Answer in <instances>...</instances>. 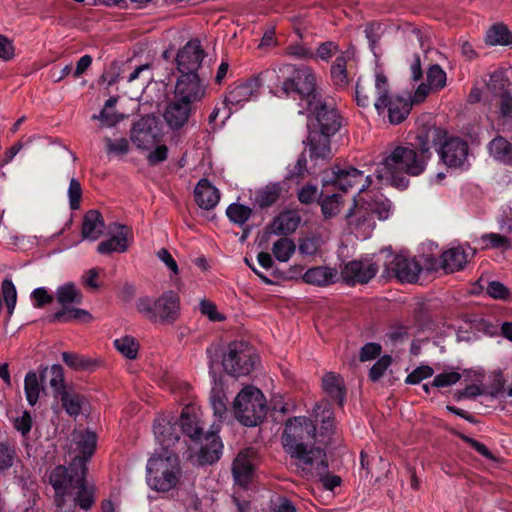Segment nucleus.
Segmentation results:
<instances>
[{
	"mask_svg": "<svg viewBox=\"0 0 512 512\" xmlns=\"http://www.w3.org/2000/svg\"><path fill=\"white\" fill-rule=\"evenodd\" d=\"M32 304L36 308H42L53 302L54 295L45 287H38L31 292Z\"/></svg>",
	"mask_w": 512,
	"mask_h": 512,
	"instance_id": "603ef678",
	"label": "nucleus"
},
{
	"mask_svg": "<svg viewBox=\"0 0 512 512\" xmlns=\"http://www.w3.org/2000/svg\"><path fill=\"white\" fill-rule=\"evenodd\" d=\"M510 74H512V70L499 68L492 72L489 75V80L487 81L488 88L496 94H503L506 91V88L510 84Z\"/></svg>",
	"mask_w": 512,
	"mask_h": 512,
	"instance_id": "4c0bfd02",
	"label": "nucleus"
},
{
	"mask_svg": "<svg viewBox=\"0 0 512 512\" xmlns=\"http://www.w3.org/2000/svg\"><path fill=\"white\" fill-rule=\"evenodd\" d=\"M393 270L401 282L414 283L418 280L422 268L415 259L397 255L393 261Z\"/></svg>",
	"mask_w": 512,
	"mask_h": 512,
	"instance_id": "bb28decb",
	"label": "nucleus"
},
{
	"mask_svg": "<svg viewBox=\"0 0 512 512\" xmlns=\"http://www.w3.org/2000/svg\"><path fill=\"white\" fill-rule=\"evenodd\" d=\"M367 200L363 198L354 199V206L346 215V220L351 230L371 231L375 227V222L368 205Z\"/></svg>",
	"mask_w": 512,
	"mask_h": 512,
	"instance_id": "aec40b11",
	"label": "nucleus"
},
{
	"mask_svg": "<svg viewBox=\"0 0 512 512\" xmlns=\"http://www.w3.org/2000/svg\"><path fill=\"white\" fill-rule=\"evenodd\" d=\"M195 200L202 209H213L220 200L218 189L213 186L207 179H201L194 190Z\"/></svg>",
	"mask_w": 512,
	"mask_h": 512,
	"instance_id": "cd10ccee",
	"label": "nucleus"
},
{
	"mask_svg": "<svg viewBox=\"0 0 512 512\" xmlns=\"http://www.w3.org/2000/svg\"><path fill=\"white\" fill-rule=\"evenodd\" d=\"M381 353V346L376 343L365 344L360 352V360L362 362L372 360Z\"/></svg>",
	"mask_w": 512,
	"mask_h": 512,
	"instance_id": "338daca9",
	"label": "nucleus"
},
{
	"mask_svg": "<svg viewBox=\"0 0 512 512\" xmlns=\"http://www.w3.org/2000/svg\"><path fill=\"white\" fill-rule=\"evenodd\" d=\"M376 99L374 107L378 115L387 114L391 124H399L409 115L411 103L405 98L392 95L388 76L381 66H376L373 75Z\"/></svg>",
	"mask_w": 512,
	"mask_h": 512,
	"instance_id": "6e6552de",
	"label": "nucleus"
},
{
	"mask_svg": "<svg viewBox=\"0 0 512 512\" xmlns=\"http://www.w3.org/2000/svg\"><path fill=\"white\" fill-rule=\"evenodd\" d=\"M330 136L311 130L307 138L310 157L312 159H327L331 156Z\"/></svg>",
	"mask_w": 512,
	"mask_h": 512,
	"instance_id": "7c9ffc66",
	"label": "nucleus"
},
{
	"mask_svg": "<svg viewBox=\"0 0 512 512\" xmlns=\"http://www.w3.org/2000/svg\"><path fill=\"white\" fill-rule=\"evenodd\" d=\"M110 231L113 232L114 235L108 240L98 244V253L109 254L112 252H125L128 248L127 236L130 233V229L125 225L114 224L110 226Z\"/></svg>",
	"mask_w": 512,
	"mask_h": 512,
	"instance_id": "393cba45",
	"label": "nucleus"
},
{
	"mask_svg": "<svg viewBox=\"0 0 512 512\" xmlns=\"http://www.w3.org/2000/svg\"><path fill=\"white\" fill-rule=\"evenodd\" d=\"M284 182L269 183L259 189L255 201L261 207H269L276 203L284 190Z\"/></svg>",
	"mask_w": 512,
	"mask_h": 512,
	"instance_id": "72a5a7b5",
	"label": "nucleus"
},
{
	"mask_svg": "<svg viewBox=\"0 0 512 512\" xmlns=\"http://www.w3.org/2000/svg\"><path fill=\"white\" fill-rule=\"evenodd\" d=\"M153 433L156 441L162 446V451H170L169 448L179 440L177 423H172L168 417H158L154 421Z\"/></svg>",
	"mask_w": 512,
	"mask_h": 512,
	"instance_id": "b1692460",
	"label": "nucleus"
},
{
	"mask_svg": "<svg viewBox=\"0 0 512 512\" xmlns=\"http://www.w3.org/2000/svg\"><path fill=\"white\" fill-rule=\"evenodd\" d=\"M360 183L359 192H363L371 184L370 176H364V173L356 168L340 169L334 167L331 170V177L323 181V186L327 189L329 185H333L342 191H347Z\"/></svg>",
	"mask_w": 512,
	"mask_h": 512,
	"instance_id": "f3484780",
	"label": "nucleus"
},
{
	"mask_svg": "<svg viewBox=\"0 0 512 512\" xmlns=\"http://www.w3.org/2000/svg\"><path fill=\"white\" fill-rule=\"evenodd\" d=\"M378 269L379 267L373 261V258L366 257L347 262L342 267L340 276L343 282L349 286L366 284L375 277Z\"/></svg>",
	"mask_w": 512,
	"mask_h": 512,
	"instance_id": "4468645a",
	"label": "nucleus"
},
{
	"mask_svg": "<svg viewBox=\"0 0 512 512\" xmlns=\"http://www.w3.org/2000/svg\"><path fill=\"white\" fill-rule=\"evenodd\" d=\"M391 364L390 356L381 357L370 369L369 377L372 381L379 380Z\"/></svg>",
	"mask_w": 512,
	"mask_h": 512,
	"instance_id": "680f3d73",
	"label": "nucleus"
},
{
	"mask_svg": "<svg viewBox=\"0 0 512 512\" xmlns=\"http://www.w3.org/2000/svg\"><path fill=\"white\" fill-rule=\"evenodd\" d=\"M444 137L441 128L431 126L420 131L413 145L398 146L377 166L376 175L380 180L391 183L398 189H406L409 179L405 175H421L430 160L431 149Z\"/></svg>",
	"mask_w": 512,
	"mask_h": 512,
	"instance_id": "7ed1b4c3",
	"label": "nucleus"
},
{
	"mask_svg": "<svg viewBox=\"0 0 512 512\" xmlns=\"http://www.w3.org/2000/svg\"><path fill=\"white\" fill-rule=\"evenodd\" d=\"M209 375L212 382H218L217 365L221 360L223 370L234 377L248 375L255 368L258 357L248 343L235 341L222 348L212 344L206 349Z\"/></svg>",
	"mask_w": 512,
	"mask_h": 512,
	"instance_id": "20e7f679",
	"label": "nucleus"
},
{
	"mask_svg": "<svg viewBox=\"0 0 512 512\" xmlns=\"http://www.w3.org/2000/svg\"><path fill=\"white\" fill-rule=\"evenodd\" d=\"M55 298L62 309L53 315V321L70 322L79 320L89 322L92 319L87 310L73 307V305L81 304L83 299L82 292L74 283L67 282L58 286L55 291Z\"/></svg>",
	"mask_w": 512,
	"mask_h": 512,
	"instance_id": "f8f14e48",
	"label": "nucleus"
},
{
	"mask_svg": "<svg viewBox=\"0 0 512 512\" xmlns=\"http://www.w3.org/2000/svg\"><path fill=\"white\" fill-rule=\"evenodd\" d=\"M105 223L97 210H89L83 217L82 239L96 241L103 234Z\"/></svg>",
	"mask_w": 512,
	"mask_h": 512,
	"instance_id": "c85d7f7f",
	"label": "nucleus"
},
{
	"mask_svg": "<svg viewBox=\"0 0 512 512\" xmlns=\"http://www.w3.org/2000/svg\"><path fill=\"white\" fill-rule=\"evenodd\" d=\"M307 110L316 120L319 133L332 136L340 129L342 123L338 111L332 105L323 102L321 98L312 101Z\"/></svg>",
	"mask_w": 512,
	"mask_h": 512,
	"instance_id": "2eb2a0df",
	"label": "nucleus"
},
{
	"mask_svg": "<svg viewBox=\"0 0 512 512\" xmlns=\"http://www.w3.org/2000/svg\"><path fill=\"white\" fill-rule=\"evenodd\" d=\"M433 369L430 366H420L413 370L406 378L408 384H418L422 380L433 375Z\"/></svg>",
	"mask_w": 512,
	"mask_h": 512,
	"instance_id": "e2e57ef3",
	"label": "nucleus"
},
{
	"mask_svg": "<svg viewBox=\"0 0 512 512\" xmlns=\"http://www.w3.org/2000/svg\"><path fill=\"white\" fill-rule=\"evenodd\" d=\"M66 413L72 417H76L81 413L84 398L74 392L66 391L58 396Z\"/></svg>",
	"mask_w": 512,
	"mask_h": 512,
	"instance_id": "c03bdc74",
	"label": "nucleus"
},
{
	"mask_svg": "<svg viewBox=\"0 0 512 512\" xmlns=\"http://www.w3.org/2000/svg\"><path fill=\"white\" fill-rule=\"evenodd\" d=\"M136 310L145 318L156 322V300L150 297H140L136 303Z\"/></svg>",
	"mask_w": 512,
	"mask_h": 512,
	"instance_id": "de8ad7c7",
	"label": "nucleus"
},
{
	"mask_svg": "<svg viewBox=\"0 0 512 512\" xmlns=\"http://www.w3.org/2000/svg\"><path fill=\"white\" fill-rule=\"evenodd\" d=\"M216 386H217V383L216 384L214 383L210 401H211V406L214 411V415L219 420H221L227 411L226 400H225V396L223 395L221 389Z\"/></svg>",
	"mask_w": 512,
	"mask_h": 512,
	"instance_id": "8fccbe9b",
	"label": "nucleus"
},
{
	"mask_svg": "<svg viewBox=\"0 0 512 512\" xmlns=\"http://www.w3.org/2000/svg\"><path fill=\"white\" fill-rule=\"evenodd\" d=\"M182 432L194 440H201V447L192 456L195 464L206 465L218 461L221 457L223 444L217 435L218 426L213 424V430L202 437V426L200 425L199 413L194 407H185L180 416Z\"/></svg>",
	"mask_w": 512,
	"mask_h": 512,
	"instance_id": "39448f33",
	"label": "nucleus"
},
{
	"mask_svg": "<svg viewBox=\"0 0 512 512\" xmlns=\"http://www.w3.org/2000/svg\"><path fill=\"white\" fill-rule=\"evenodd\" d=\"M16 459V451L7 445L0 443V472L12 467Z\"/></svg>",
	"mask_w": 512,
	"mask_h": 512,
	"instance_id": "bf43d9fd",
	"label": "nucleus"
},
{
	"mask_svg": "<svg viewBox=\"0 0 512 512\" xmlns=\"http://www.w3.org/2000/svg\"><path fill=\"white\" fill-rule=\"evenodd\" d=\"M254 450L244 449L238 453L232 464V474L235 483L246 488L254 475Z\"/></svg>",
	"mask_w": 512,
	"mask_h": 512,
	"instance_id": "6ab92c4d",
	"label": "nucleus"
},
{
	"mask_svg": "<svg viewBox=\"0 0 512 512\" xmlns=\"http://www.w3.org/2000/svg\"><path fill=\"white\" fill-rule=\"evenodd\" d=\"M130 139L140 150L146 151L150 165L164 162L168 156V147L162 143L159 121L154 116H145L134 123Z\"/></svg>",
	"mask_w": 512,
	"mask_h": 512,
	"instance_id": "0eeeda50",
	"label": "nucleus"
},
{
	"mask_svg": "<svg viewBox=\"0 0 512 512\" xmlns=\"http://www.w3.org/2000/svg\"><path fill=\"white\" fill-rule=\"evenodd\" d=\"M199 310L202 315L206 316L212 322H221L225 320V316L218 311L217 306L207 299H202L200 301Z\"/></svg>",
	"mask_w": 512,
	"mask_h": 512,
	"instance_id": "864d4df0",
	"label": "nucleus"
},
{
	"mask_svg": "<svg viewBox=\"0 0 512 512\" xmlns=\"http://www.w3.org/2000/svg\"><path fill=\"white\" fill-rule=\"evenodd\" d=\"M302 278L307 284L324 287L337 282L338 271L334 268L318 266L308 269Z\"/></svg>",
	"mask_w": 512,
	"mask_h": 512,
	"instance_id": "c756f323",
	"label": "nucleus"
},
{
	"mask_svg": "<svg viewBox=\"0 0 512 512\" xmlns=\"http://www.w3.org/2000/svg\"><path fill=\"white\" fill-rule=\"evenodd\" d=\"M204 58V50L197 39L188 41L177 54V69L180 74L197 73Z\"/></svg>",
	"mask_w": 512,
	"mask_h": 512,
	"instance_id": "a211bd4d",
	"label": "nucleus"
},
{
	"mask_svg": "<svg viewBox=\"0 0 512 512\" xmlns=\"http://www.w3.org/2000/svg\"><path fill=\"white\" fill-rule=\"evenodd\" d=\"M318 194V189L314 185H305L298 192V199L301 203L309 204L313 202Z\"/></svg>",
	"mask_w": 512,
	"mask_h": 512,
	"instance_id": "774afa93",
	"label": "nucleus"
},
{
	"mask_svg": "<svg viewBox=\"0 0 512 512\" xmlns=\"http://www.w3.org/2000/svg\"><path fill=\"white\" fill-rule=\"evenodd\" d=\"M93 119H98L105 127H112L124 119V115L115 112L114 110L102 109L100 114L93 115Z\"/></svg>",
	"mask_w": 512,
	"mask_h": 512,
	"instance_id": "13d9d810",
	"label": "nucleus"
},
{
	"mask_svg": "<svg viewBox=\"0 0 512 512\" xmlns=\"http://www.w3.org/2000/svg\"><path fill=\"white\" fill-rule=\"evenodd\" d=\"M69 206L72 210L80 207V199L82 197V187L76 178H72L68 187Z\"/></svg>",
	"mask_w": 512,
	"mask_h": 512,
	"instance_id": "5fc2aeb1",
	"label": "nucleus"
},
{
	"mask_svg": "<svg viewBox=\"0 0 512 512\" xmlns=\"http://www.w3.org/2000/svg\"><path fill=\"white\" fill-rule=\"evenodd\" d=\"M313 420L304 416L294 417L286 422L282 435L285 451L298 460L302 471L316 470L322 475L328 469L323 449L314 447L316 442L326 443L334 430V415L326 400L316 404Z\"/></svg>",
	"mask_w": 512,
	"mask_h": 512,
	"instance_id": "f03ea898",
	"label": "nucleus"
},
{
	"mask_svg": "<svg viewBox=\"0 0 512 512\" xmlns=\"http://www.w3.org/2000/svg\"><path fill=\"white\" fill-rule=\"evenodd\" d=\"M296 249L293 240L282 237L275 241L272 246V253L279 262H287L290 260Z\"/></svg>",
	"mask_w": 512,
	"mask_h": 512,
	"instance_id": "79ce46f5",
	"label": "nucleus"
},
{
	"mask_svg": "<svg viewBox=\"0 0 512 512\" xmlns=\"http://www.w3.org/2000/svg\"><path fill=\"white\" fill-rule=\"evenodd\" d=\"M366 205H368L370 212L380 220L388 219L393 213L391 202L378 192L371 196L370 200H367Z\"/></svg>",
	"mask_w": 512,
	"mask_h": 512,
	"instance_id": "f704fd0d",
	"label": "nucleus"
},
{
	"mask_svg": "<svg viewBox=\"0 0 512 512\" xmlns=\"http://www.w3.org/2000/svg\"><path fill=\"white\" fill-rule=\"evenodd\" d=\"M14 46L10 39L0 34V58L9 61L14 57Z\"/></svg>",
	"mask_w": 512,
	"mask_h": 512,
	"instance_id": "69168bd1",
	"label": "nucleus"
},
{
	"mask_svg": "<svg viewBox=\"0 0 512 512\" xmlns=\"http://www.w3.org/2000/svg\"><path fill=\"white\" fill-rule=\"evenodd\" d=\"M461 379V375L456 371H446L435 376L433 386L437 388L448 387L456 384Z\"/></svg>",
	"mask_w": 512,
	"mask_h": 512,
	"instance_id": "6e6d98bb",
	"label": "nucleus"
},
{
	"mask_svg": "<svg viewBox=\"0 0 512 512\" xmlns=\"http://www.w3.org/2000/svg\"><path fill=\"white\" fill-rule=\"evenodd\" d=\"M147 483L151 489L167 492L181 477L179 458L172 451L155 453L147 463Z\"/></svg>",
	"mask_w": 512,
	"mask_h": 512,
	"instance_id": "1a4fd4ad",
	"label": "nucleus"
},
{
	"mask_svg": "<svg viewBox=\"0 0 512 512\" xmlns=\"http://www.w3.org/2000/svg\"><path fill=\"white\" fill-rule=\"evenodd\" d=\"M48 367L41 366L39 368L40 375L38 376L35 371H29L24 378V392L26 400L30 406H35L39 400L40 394L43 391L41 380L44 378Z\"/></svg>",
	"mask_w": 512,
	"mask_h": 512,
	"instance_id": "2f4dec72",
	"label": "nucleus"
},
{
	"mask_svg": "<svg viewBox=\"0 0 512 512\" xmlns=\"http://www.w3.org/2000/svg\"><path fill=\"white\" fill-rule=\"evenodd\" d=\"M266 400L263 393L253 386L244 387L233 402L236 419L245 426L258 425L266 415Z\"/></svg>",
	"mask_w": 512,
	"mask_h": 512,
	"instance_id": "9d476101",
	"label": "nucleus"
},
{
	"mask_svg": "<svg viewBox=\"0 0 512 512\" xmlns=\"http://www.w3.org/2000/svg\"><path fill=\"white\" fill-rule=\"evenodd\" d=\"M475 254L476 250L468 244L451 247L441 255L442 267L447 272L459 271Z\"/></svg>",
	"mask_w": 512,
	"mask_h": 512,
	"instance_id": "412c9836",
	"label": "nucleus"
},
{
	"mask_svg": "<svg viewBox=\"0 0 512 512\" xmlns=\"http://www.w3.org/2000/svg\"><path fill=\"white\" fill-rule=\"evenodd\" d=\"M194 110L195 107L174 98L166 105L163 118L170 129L179 130L187 124Z\"/></svg>",
	"mask_w": 512,
	"mask_h": 512,
	"instance_id": "5701e85b",
	"label": "nucleus"
},
{
	"mask_svg": "<svg viewBox=\"0 0 512 512\" xmlns=\"http://www.w3.org/2000/svg\"><path fill=\"white\" fill-rule=\"evenodd\" d=\"M116 350L127 359H135L139 350V343L130 336L125 335L114 340Z\"/></svg>",
	"mask_w": 512,
	"mask_h": 512,
	"instance_id": "37998d69",
	"label": "nucleus"
},
{
	"mask_svg": "<svg viewBox=\"0 0 512 512\" xmlns=\"http://www.w3.org/2000/svg\"><path fill=\"white\" fill-rule=\"evenodd\" d=\"M275 77H278L276 69H269L256 77L235 83L225 97V108L231 111L232 108H240L245 103L256 99L263 83H267L270 88L277 86L276 83L272 85ZM229 116L230 112H227L225 117Z\"/></svg>",
	"mask_w": 512,
	"mask_h": 512,
	"instance_id": "9b49d317",
	"label": "nucleus"
},
{
	"mask_svg": "<svg viewBox=\"0 0 512 512\" xmlns=\"http://www.w3.org/2000/svg\"><path fill=\"white\" fill-rule=\"evenodd\" d=\"M485 41L489 45H509L512 43V34L503 24L493 25L487 31Z\"/></svg>",
	"mask_w": 512,
	"mask_h": 512,
	"instance_id": "58836bf2",
	"label": "nucleus"
},
{
	"mask_svg": "<svg viewBox=\"0 0 512 512\" xmlns=\"http://www.w3.org/2000/svg\"><path fill=\"white\" fill-rule=\"evenodd\" d=\"M97 436L90 430H75L71 434V452L75 453L69 467L53 469L49 481L55 491V506L59 512H87L95 503V488L86 484V464L92 457Z\"/></svg>",
	"mask_w": 512,
	"mask_h": 512,
	"instance_id": "f257e3e1",
	"label": "nucleus"
},
{
	"mask_svg": "<svg viewBox=\"0 0 512 512\" xmlns=\"http://www.w3.org/2000/svg\"><path fill=\"white\" fill-rule=\"evenodd\" d=\"M322 387L328 396L337 401L339 405H343L345 399L344 381L339 375L332 372L326 373L322 379Z\"/></svg>",
	"mask_w": 512,
	"mask_h": 512,
	"instance_id": "473e14b6",
	"label": "nucleus"
},
{
	"mask_svg": "<svg viewBox=\"0 0 512 512\" xmlns=\"http://www.w3.org/2000/svg\"><path fill=\"white\" fill-rule=\"evenodd\" d=\"M226 215L233 224L242 227L250 219L252 209L240 203H232L227 207Z\"/></svg>",
	"mask_w": 512,
	"mask_h": 512,
	"instance_id": "ea45409f",
	"label": "nucleus"
},
{
	"mask_svg": "<svg viewBox=\"0 0 512 512\" xmlns=\"http://www.w3.org/2000/svg\"><path fill=\"white\" fill-rule=\"evenodd\" d=\"M342 207L341 196L332 194L323 198L321 203L322 213L325 218H332L336 216Z\"/></svg>",
	"mask_w": 512,
	"mask_h": 512,
	"instance_id": "a18cd8bd",
	"label": "nucleus"
},
{
	"mask_svg": "<svg viewBox=\"0 0 512 512\" xmlns=\"http://www.w3.org/2000/svg\"><path fill=\"white\" fill-rule=\"evenodd\" d=\"M278 77L274 78L272 85L275 83L280 87L284 95L294 94L306 103L308 107L312 101L321 98L317 91L316 76L313 70L307 66L296 67L294 65L285 64L276 69Z\"/></svg>",
	"mask_w": 512,
	"mask_h": 512,
	"instance_id": "423d86ee",
	"label": "nucleus"
},
{
	"mask_svg": "<svg viewBox=\"0 0 512 512\" xmlns=\"http://www.w3.org/2000/svg\"><path fill=\"white\" fill-rule=\"evenodd\" d=\"M338 46L334 42L328 41L320 44L316 51L317 58L328 61L338 52Z\"/></svg>",
	"mask_w": 512,
	"mask_h": 512,
	"instance_id": "0e129e2a",
	"label": "nucleus"
},
{
	"mask_svg": "<svg viewBox=\"0 0 512 512\" xmlns=\"http://www.w3.org/2000/svg\"><path fill=\"white\" fill-rule=\"evenodd\" d=\"M489 152L497 161L506 164L512 161V145L503 137H496L489 143Z\"/></svg>",
	"mask_w": 512,
	"mask_h": 512,
	"instance_id": "c9c22d12",
	"label": "nucleus"
},
{
	"mask_svg": "<svg viewBox=\"0 0 512 512\" xmlns=\"http://www.w3.org/2000/svg\"><path fill=\"white\" fill-rule=\"evenodd\" d=\"M206 89V84L197 73H183L176 81L174 98L195 107L205 98Z\"/></svg>",
	"mask_w": 512,
	"mask_h": 512,
	"instance_id": "ddd939ff",
	"label": "nucleus"
},
{
	"mask_svg": "<svg viewBox=\"0 0 512 512\" xmlns=\"http://www.w3.org/2000/svg\"><path fill=\"white\" fill-rule=\"evenodd\" d=\"M105 143L106 151L109 154L125 155L129 151V143L126 138H119L116 140L105 138Z\"/></svg>",
	"mask_w": 512,
	"mask_h": 512,
	"instance_id": "4d7b16f0",
	"label": "nucleus"
},
{
	"mask_svg": "<svg viewBox=\"0 0 512 512\" xmlns=\"http://www.w3.org/2000/svg\"><path fill=\"white\" fill-rule=\"evenodd\" d=\"M62 360L66 365L74 370L92 371L96 367V363L92 359L79 354L63 352Z\"/></svg>",
	"mask_w": 512,
	"mask_h": 512,
	"instance_id": "a19ab883",
	"label": "nucleus"
},
{
	"mask_svg": "<svg viewBox=\"0 0 512 512\" xmlns=\"http://www.w3.org/2000/svg\"><path fill=\"white\" fill-rule=\"evenodd\" d=\"M180 314V299L172 291L164 292L156 300V322L171 324Z\"/></svg>",
	"mask_w": 512,
	"mask_h": 512,
	"instance_id": "4be33fe9",
	"label": "nucleus"
},
{
	"mask_svg": "<svg viewBox=\"0 0 512 512\" xmlns=\"http://www.w3.org/2000/svg\"><path fill=\"white\" fill-rule=\"evenodd\" d=\"M481 244V249H498L506 251L512 248L509 238L502 235L500 232H491L483 234L478 240Z\"/></svg>",
	"mask_w": 512,
	"mask_h": 512,
	"instance_id": "e433bc0d",
	"label": "nucleus"
},
{
	"mask_svg": "<svg viewBox=\"0 0 512 512\" xmlns=\"http://www.w3.org/2000/svg\"><path fill=\"white\" fill-rule=\"evenodd\" d=\"M427 82L434 90L446 85V73L439 65H432L427 72Z\"/></svg>",
	"mask_w": 512,
	"mask_h": 512,
	"instance_id": "3c124183",
	"label": "nucleus"
},
{
	"mask_svg": "<svg viewBox=\"0 0 512 512\" xmlns=\"http://www.w3.org/2000/svg\"><path fill=\"white\" fill-rule=\"evenodd\" d=\"M441 130L444 132V137L434 148L437 149L440 158L447 166L463 167L468 158L467 142L458 137L447 138L446 132L443 129Z\"/></svg>",
	"mask_w": 512,
	"mask_h": 512,
	"instance_id": "dca6fc26",
	"label": "nucleus"
},
{
	"mask_svg": "<svg viewBox=\"0 0 512 512\" xmlns=\"http://www.w3.org/2000/svg\"><path fill=\"white\" fill-rule=\"evenodd\" d=\"M300 223V217L292 212L286 211L277 215L267 226L266 233L270 235L286 236L294 232Z\"/></svg>",
	"mask_w": 512,
	"mask_h": 512,
	"instance_id": "a878e982",
	"label": "nucleus"
},
{
	"mask_svg": "<svg viewBox=\"0 0 512 512\" xmlns=\"http://www.w3.org/2000/svg\"><path fill=\"white\" fill-rule=\"evenodd\" d=\"M51 379L49 381L51 388L54 390L55 395L58 397L63 392L68 391L64 384V371L63 368L54 364L50 368Z\"/></svg>",
	"mask_w": 512,
	"mask_h": 512,
	"instance_id": "09e8293b",
	"label": "nucleus"
},
{
	"mask_svg": "<svg viewBox=\"0 0 512 512\" xmlns=\"http://www.w3.org/2000/svg\"><path fill=\"white\" fill-rule=\"evenodd\" d=\"M33 419L28 411H23L22 414L14 419V428L19 431L23 436L29 434L32 428Z\"/></svg>",
	"mask_w": 512,
	"mask_h": 512,
	"instance_id": "052dcab7",
	"label": "nucleus"
},
{
	"mask_svg": "<svg viewBox=\"0 0 512 512\" xmlns=\"http://www.w3.org/2000/svg\"><path fill=\"white\" fill-rule=\"evenodd\" d=\"M371 84L363 79H358L355 87V100L358 106L366 108L371 104Z\"/></svg>",
	"mask_w": 512,
	"mask_h": 512,
	"instance_id": "49530a36",
	"label": "nucleus"
}]
</instances>
